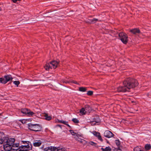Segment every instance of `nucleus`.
I'll return each mask as SVG.
<instances>
[{
    "instance_id": "nucleus-21",
    "label": "nucleus",
    "mask_w": 151,
    "mask_h": 151,
    "mask_svg": "<svg viewBox=\"0 0 151 151\" xmlns=\"http://www.w3.org/2000/svg\"><path fill=\"white\" fill-rule=\"evenodd\" d=\"M27 113V115H28V116H32L35 114L33 111H31L29 109L28 110V112Z\"/></svg>"
},
{
    "instance_id": "nucleus-37",
    "label": "nucleus",
    "mask_w": 151,
    "mask_h": 151,
    "mask_svg": "<svg viewBox=\"0 0 151 151\" xmlns=\"http://www.w3.org/2000/svg\"><path fill=\"white\" fill-rule=\"evenodd\" d=\"M29 150H30V149H19V150L18 151H29Z\"/></svg>"
},
{
    "instance_id": "nucleus-5",
    "label": "nucleus",
    "mask_w": 151,
    "mask_h": 151,
    "mask_svg": "<svg viewBox=\"0 0 151 151\" xmlns=\"http://www.w3.org/2000/svg\"><path fill=\"white\" fill-rule=\"evenodd\" d=\"M119 39L123 43L125 44H127L128 42V37L125 33L123 32H120L119 34Z\"/></svg>"
},
{
    "instance_id": "nucleus-53",
    "label": "nucleus",
    "mask_w": 151,
    "mask_h": 151,
    "mask_svg": "<svg viewBox=\"0 0 151 151\" xmlns=\"http://www.w3.org/2000/svg\"><path fill=\"white\" fill-rule=\"evenodd\" d=\"M0 115H1V113Z\"/></svg>"
},
{
    "instance_id": "nucleus-36",
    "label": "nucleus",
    "mask_w": 151,
    "mask_h": 151,
    "mask_svg": "<svg viewBox=\"0 0 151 151\" xmlns=\"http://www.w3.org/2000/svg\"><path fill=\"white\" fill-rule=\"evenodd\" d=\"M21 142L23 144H25L26 143L27 144H28L29 143H30V142H29V141H22Z\"/></svg>"
},
{
    "instance_id": "nucleus-34",
    "label": "nucleus",
    "mask_w": 151,
    "mask_h": 151,
    "mask_svg": "<svg viewBox=\"0 0 151 151\" xmlns=\"http://www.w3.org/2000/svg\"><path fill=\"white\" fill-rule=\"evenodd\" d=\"M97 137L98 139L100 140L101 142H102L103 141V139H102L101 136L100 134L98 135Z\"/></svg>"
},
{
    "instance_id": "nucleus-17",
    "label": "nucleus",
    "mask_w": 151,
    "mask_h": 151,
    "mask_svg": "<svg viewBox=\"0 0 151 151\" xmlns=\"http://www.w3.org/2000/svg\"><path fill=\"white\" fill-rule=\"evenodd\" d=\"M44 116L45 117V119L47 120L50 121L52 119V116H48L47 114L45 113Z\"/></svg>"
},
{
    "instance_id": "nucleus-48",
    "label": "nucleus",
    "mask_w": 151,
    "mask_h": 151,
    "mask_svg": "<svg viewBox=\"0 0 151 151\" xmlns=\"http://www.w3.org/2000/svg\"><path fill=\"white\" fill-rule=\"evenodd\" d=\"M77 134V137H78V136H79V137L81 136L79 134Z\"/></svg>"
},
{
    "instance_id": "nucleus-50",
    "label": "nucleus",
    "mask_w": 151,
    "mask_h": 151,
    "mask_svg": "<svg viewBox=\"0 0 151 151\" xmlns=\"http://www.w3.org/2000/svg\"><path fill=\"white\" fill-rule=\"evenodd\" d=\"M70 128H71V127L70 126L69 127Z\"/></svg>"
},
{
    "instance_id": "nucleus-1",
    "label": "nucleus",
    "mask_w": 151,
    "mask_h": 151,
    "mask_svg": "<svg viewBox=\"0 0 151 151\" xmlns=\"http://www.w3.org/2000/svg\"><path fill=\"white\" fill-rule=\"evenodd\" d=\"M123 86H120L117 88L119 92H125L130 91L131 88H134L138 85L137 81L135 78L128 77L125 78L123 81Z\"/></svg>"
},
{
    "instance_id": "nucleus-16",
    "label": "nucleus",
    "mask_w": 151,
    "mask_h": 151,
    "mask_svg": "<svg viewBox=\"0 0 151 151\" xmlns=\"http://www.w3.org/2000/svg\"><path fill=\"white\" fill-rule=\"evenodd\" d=\"M87 88L86 87H79L78 90L81 92H84L86 91Z\"/></svg>"
},
{
    "instance_id": "nucleus-9",
    "label": "nucleus",
    "mask_w": 151,
    "mask_h": 151,
    "mask_svg": "<svg viewBox=\"0 0 151 151\" xmlns=\"http://www.w3.org/2000/svg\"><path fill=\"white\" fill-rule=\"evenodd\" d=\"M57 147L54 146H49L43 149L44 151H55Z\"/></svg>"
},
{
    "instance_id": "nucleus-32",
    "label": "nucleus",
    "mask_w": 151,
    "mask_h": 151,
    "mask_svg": "<svg viewBox=\"0 0 151 151\" xmlns=\"http://www.w3.org/2000/svg\"><path fill=\"white\" fill-rule=\"evenodd\" d=\"M115 142L116 145L117 146H119L120 145V141L119 139H116L115 140Z\"/></svg>"
},
{
    "instance_id": "nucleus-31",
    "label": "nucleus",
    "mask_w": 151,
    "mask_h": 151,
    "mask_svg": "<svg viewBox=\"0 0 151 151\" xmlns=\"http://www.w3.org/2000/svg\"><path fill=\"white\" fill-rule=\"evenodd\" d=\"M93 134L96 137H97L98 135L100 134L99 132H96V131L93 132Z\"/></svg>"
},
{
    "instance_id": "nucleus-20",
    "label": "nucleus",
    "mask_w": 151,
    "mask_h": 151,
    "mask_svg": "<svg viewBox=\"0 0 151 151\" xmlns=\"http://www.w3.org/2000/svg\"><path fill=\"white\" fill-rule=\"evenodd\" d=\"M85 109L84 108H82L80 110V113L82 115L85 114L86 112H85Z\"/></svg>"
},
{
    "instance_id": "nucleus-24",
    "label": "nucleus",
    "mask_w": 151,
    "mask_h": 151,
    "mask_svg": "<svg viewBox=\"0 0 151 151\" xmlns=\"http://www.w3.org/2000/svg\"><path fill=\"white\" fill-rule=\"evenodd\" d=\"M12 146L13 147H17L18 148L19 147V143H14L12 145Z\"/></svg>"
},
{
    "instance_id": "nucleus-19",
    "label": "nucleus",
    "mask_w": 151,
    "mask_h": 151,
    "mask_svg": "<svg viewBox=\"0 0 151 151\" xmlns=\"http://www.w3.org/2000/svg\"><path fill=\"white\" fill-rule=\"evenodd\" d=\"M145 150H149L151 149V145L150 144H147L145 146Z\"/></svg>"
},
{
    "instance_id": "nucleus-14",
    "label": "nucleus",
    "mask_w": 151,
    "mask_h": 151,
    "mask_svg": "<svg viewBox=\"0 0 151 151\" xmlns=\"http://www.w3.org/2000/svg\"><path fill=\"white\" fill-rule=\"evenodd\" d=\"M29 109L27 108H22L21 110V112L24 115H27Z\"/></svg>"
},
{
    "instance_id": "nucleus-42",
    "label": "nucleus",
    "mask_w": 151,
    "mask_h": 151,
    "mask_svg": "<svg viewBox=\"0 0 151 151\" xmlns=\"http://www.w3.org/2000/svg\"><path fill=\"white\" fill-rule=\"evenodd\" d=\"M73 83L76 84L77 85H78V83L77 82V81H73Z\"/></svg>"
},
{
    "instance_id": "nucleus-45",
    "label": "nucleus",
    "mask_w": 151,
    "mask_h": 151,
    "mask_svg": "<svg viewBox=\"0 0 151 151\" xmlns=\"http://www.w3.org/2000/svg\"><path fill=\"white\" fill-rule=\"evenodd\" d=\"M75 81L74 80H71L70 81H69L70 82H70H71L73 83V82L74 81Z\"/></svg>"
},
{
    "instance_id": "nucleus-27",
    "label": "nucleus",
    "mask_w": 151,
    "mask_h": 151,
    "mask_svg": "<svg viewBox=\"0 0 151 151\" xmlns=\"http://www.w3.org/2000/svg\"><path fill=\"white\" fill-rule=\"evenodd\" d=\"M86 94L88 96H91L93 94V91H89L87 92Z\"/></svg>"
},
{
    "instance_id": "nucleus-40",
    "label": "nucleus",
    "mask_w": 151,
    "mask_h": 151,
    "mask_svg": "<svg viewBox=\"0 0 151 151\" xmlns=\"http://www.w3.org/2000/svg\"><path fill=\"white\" fill-rule=\"evenodd\" d=\"M94 122L93 121H91L90 123L91 124V125H96V123H94Z\"/></svg>"
},
{
    "instance_id": "nucleus-43",
    "label": "nucleus",
    "mask_w": 151,
    "mask_h": 151,
    "mask_svg": "<svg viewBox=\"0 0 151 151\" xmlns=\"http://www.w3.org/2000/svg\"><path fill=\"white\" fill-rule=\"evenodd\" d=\"M57 126H58L59 127H60L61 128H62V125L60 124H58L56 125Z\"/></svg>"
},
{
    "instance_id": "nucleus-55",
    "label": "nucleus",
    "mask_w": 151,
    "mask_h": 151,
    "mask_svg": "<svg viewBox=\"0 0 151 151\" xmlns=\"http://www.w3.org/2000/svg\"><path fill=\"white\" fill-rule=\"evenodd\" d=\"M0 82H1V81H0Z\"/></svg>"
},
{
    "instance_id": "nucleus-6",
    "label": "nucleus",
    "mask_w": 151,
    "mask_h": 151,
    "mask_svg": "<svg viewBox=\"0 0 151 151\" xmlns=\"http://www.w3.org/2000/svg\"><path fill=\"white\" fill-rule=\"evenodd\" d=\"M13 78L10 75H5L4 77L1 78V83L5 84L9 81L11 82L9 83H11Z\"/></svg>"
},
{
    "instance_id": "nucleus-4",
    "label": "nucleus",
    "mask_w": 151,
    "mask_h": 151,
    "mask_svg": "<svg viewBox=\"0 0 151 151\" xmlns=\"http://www.w3.org/2000/svg\"><path fill=\"white\" fill-rule=\"evenodd\" d=\"M7 139L6 141L5 144L3 145V147L4 149L7 148H9H9L11 147V146L15 141V139L14 138H9V137Z\"/></svg>"
},
{
    "instance_id": "nucleus-52",
    "label": "nucleus",
    "mask_w": 151,
    "mask_h": 151,
    "mask_svg": "<svg viewBox=\"0 0 151 151\" xmlns=\"http://www.w3.org/2000/svg\"><path fill=\"white\" fill-rule=\"evenodd\" d=\"M43 148V147H42V148Z\"/></svg>"
},
{
    "instance_id": "nucleus-30",
    "label": "nucleus",
    "mask_w": 151,
    "mask_h": 151,
    "mask_svg": "<svg viewBox=\"0 0 151 151\" xmlns=\"http://www.w3.org/2000/svg\"><path fill=\"white\" fill-rule=\"evenodd\" d=\"M57 120H58V122H59V123H62L64 124H65V123H68V122H66V121H64L63 120H60L58 119H57Z\"/></svg>"
},
{
    "instance_id": "nucleus-26",
    "label": "nucleus",
    "mask_w": 151,
    "mask_h": 151,
    "mask_svg": "<svg viewBox=\"0 0 151 151\" xmlns=\"http://www.w3.org/2000/svg\"><path fill=\"white\" fill-rule=\"evenodd\" d=\"M30 145L31 146V147H30V145H29V144H28V145H24V147L25 148H28V149H30V150H32V145L30 143Z\"/></svg>"
},
{
    "instance_id": "nucleus-49",
    "label": "nucleus",
    "mask_w": 151,
    "mask_h": 151,
    "mask_svg": "<svg viewBox=\"0 0 151 151\" xmlns=\"http://www.w3.org/2000/svg\"><path fill=\"white\" fill-rule=\"evenodd\" d=\"M149 94L148 93L147 94V96H149Z\"/></svg>"
},
{
    "instance_id": "nucleus-11",
    "label": "nucleus",
    "mask_w": 151,
    "mask_h": 151,
    "mask_svg": "<svg viewBox=\"0 0 151 151\" xmlns=\"http://www.w3.org/2000/svg\"><path fill=\"white\" fill-rule=\"evenodd\" d=\"M84 108L85 109V112L90 113L92 110L90 106L86 105L85 106Z\"/></svg>"
},
{
    "instance_id": "nucleus-23",
    "label": "nucleus",
    "mask_w": 151,
    "mask_h": 151,
    "mask_svg": "<svg viewBox=\"0 0 151 151\" xmlns=\"http://www.w3.org/2000/svg\"><path fill=\"white\" fill-rule=\"evenodd\" d=\"M90 23L91 24H93L95 23L96 22L98 21V19L95 18H93L92 19H90Z\"/></svg>"
},
{
    "instance_id": "nucleus-47",
    "label": "nucleus",
    "mask_w": 151,
    "mask_h": 151,
    "mask_svg": "<svg viewBox=\"0 0 151 151\" xmlns=\"http://www.w3.org/2000/svg\"><path fill=\"white\" fill-rule=\"evenodd\" d=\"M118 150H121V149H120V147L119 146H118Z\"/></svg>"
},
{
    "instance_id": "nucleus-28",
    "label": "nucleus",
    "mask_w": 151,
    "mask_h": 151,
    "mask_svg": "<svg viewBox=\"0 0 151 151\" xmlns=\"http://www.w3.org/2000/svg\"><path fill=\"white\" fill-rule=\"evenodd\" d=\"M72 120L74 123H78L79 122V120L76 118H73Z\"/></svg>"
},
{
    "instance_id": "nucleus-29",
    "label": "nucleus",
    "mask_w": 151,
    "mask_h": 151,
    "mask_svg": "<svg viewBox=\"0 0 151 151\" xmlns=\"http://www.w3.org/2000/svg\"><path fill=\"white\" fill-rule=\"evenodd\" d=\"M13 83L16 85L17 87L18 86V85L20 83V82L18 81H13Z\"/></svg>"
},
{
    "instance_id": "nucleus-46",
    "label": "nucleus",
    "mask_w": 151,
    "mask_h": 151,
    "mask_svg": "<svg viewBox=\"0 0 151 151\" xmlns=\"http://www.w3.org/2000/svg\"><path fill=\"white\" fill-rule=\"evenodd\" d=\"M106 142H107V143H108V144H109V141L107 140L106 139Z\"/></svg>"
},
{
    "instance_id": "nucleus-8",
    "label": "nucleus",
    "mask_w": 151,
    "mask_h": 151,
    "mask_svg": "<svg viewBox=\"0 0 151 151\" xmlns=\"http://www.w3.org/2000/svg\"><path fill=\"white\" fill-rule=\"evenodd\" d=\"M114 135L111 132L108 130L106 131L104 133V136L108 138L112 137Z\"/></svg>"
},
{
    "instance_id": "nucleus-7",
    "label": "nucleus",
    "mask_w": 151,
    "mask_h": 151,
    "mask_svg": "<svg viewBox=\"0 0 151 151\" xmlns=\"http://www.w3.org/2000/svg\"><path fill=\"white\" fill-rule=\"evenodd\" d=\"M9 137L5 135L4 133L1 132V145L3 144H5L6 141L7 140Z\"/></svg>"
},
{
    "instance_id": "nucleus-25",
    "label": "nucleus",
    "mask_w": 151,
    "mask_h": 151,
    "mask_svg": "<svg viewBox=\"0 0 151 151\" xmlns=\"http://www.w3.org/2000/svg\"><path fill=\"white\" fill-rule=\"evenodd\" d=\"M77 140L79 142H80L81 143H83V142H85V141L83 139H81L78 137H77L76 138Z\"/></svg>"
},
{
    "instance_id": "nucleus-41",
    "label": "nucleus",
    "mask_w": 151,
    "mask_h": 151,
    "mask_svg": "<svg viewBox=\"0 0 151 151\" xmlns=\"http://www.w3.org/2000/svg\"><path fill=\"white\" fill-rule=\"evenodd\" d=\"M19 121L21 122L22 124H24L25 123V121L24 120H19Z\"/></svg>"
},
{
    "instance_id": "nucleus-12",
    "label": "nucleus",
    "mask_w": 151,
    "mask_h": 151,
    "mask_svg": "<svg viewBox=\"0 0 151 151\" xmlns=\"http://www.w3.org/2000/svg\"><path fill=\"white\" fill-rule=\"evenodd\" d=\"M13 147L11 146L9 149V148H7L4 149L5 151H17L18 150H19V148H18L17 149H14L13 148Z\"/></svg>"
},
{
    "instance_id": "nucleus-13",
    "label": "nucleus",
    "mask_w": 151,
    "mask_h": 151,
    "mask_svg": "<svg viewBox=\"0 0 151 151\" xmlns=\"http://www.w3.org/2000/svg\"><path fill=\"white\" fill-rule=\"evenodd\" d=\"M93 122L96 123H100L101 122V120L99 116H96V117L93 119Z\"/></svg>"
},
{
    "instance_id": "nucleus-38",
    "label": "nucleus",
    "mask_w": 151,
    "mask_h": 151,
    "mask_svg": "<svg viewBox=\"0 0 151 151\" xmlns=\"http://www.w3.org/2000/svg\"><path fill=\"white\" fill-rule=\"evenodd\" d=\"M61 81L63 83H70V82L69 81H66L64 79H62Z\"/></svg>"
},
{
    "instance_id": "nucleus-44",
    "label": "nucleus",
    "mask_w": 151,
    "mask_h": 151,
    "mask_svg": "<svg viewBox=\"0 0 151 151\" xmlns=\"http://www.w3.org/2000/svg\"><path fill=\"white\" fill-rule=\"evenodd\" d=\"M67 123H65V124H64L66 125L68 127H69L70 126V125L68 124Z\"/></svg>"
},
{
    "instance_id": "nucleus-39",
    "label": "nucleus",
    "mask_w": 151,
    "mask_h": 151,
    "mask_svg": "<svg viewBox=\"0 0 151 151\" xmlns=\"http://www.w3.org/2000/svg\"><path fill=\"white\" fill-rule=\"evenodd\" d=\"M24 147V145H21L19 146V149H25Z\"/></svg>"
},
{
    "instance_id": "nucleus-18",
    "label": "nucleus",
    "mask_w": 151,
    "mask_h": 151,
    "mask_svg": "<svg viewBox=\"0 0 151 151\" xmlns=\"http://www.w3.org/2000/svg\"><path fill=\"white\" fill-rule=\"evenodd\" d=\"M102 151H111V149L109 147H107L105 149L102 147L101 148Z\"/></svg>"
},
{
    "instance_id": "nucleus-35",
    "label": "nucleus",
    "mask_w": 151,
    "mask_h": 151,
    "mask_svg": "<svg viewBox=\"0 0 151 151\" xmlns=\"http://www.w3.org/2000/svg\"><path fill=\"white\" fill-rule=\"evenodd\" d=\"M69 131L71 134L73 135H75V134H76V133L74 132V131L72 130H70Z\"/></svg>"
},
{
    "instance_id": "nucleus-3",
    "label": "nucleus",
    "mask_w": 151,
    "mask_h": 151,
    "mask_svg": "<svg viewBox=\"0 0 151 151\" xmlns=\"http://www.w3.org/2000/svg\"><path fill=\"white\" fill-rule=\"evenodd\" d=\"M27 127L30 130L34 132H40L42 129L41 125L39 124H33L29 123L28 124Z\"/></svg>"
},
{
    "instance_id": "nucleus-33",
    "label": "nucleus",
    "mask_w": 151,
    "mask_h": 151,
    "mask_svg": "<svg viewBox=\"0 0 151 151\" xmlns=\"http://www.w3.org/2000/svg\"><path fill=\"white\" fill-rule=\"evenodd\" d=\"M55 151H66V150L65 148H62L61 149H58V148L57 147Z\"/></svg>"
},
{
    "instance_id": "nucleus-51",
    "label": "nucleus",
    "mask_w": 151,
    "mask_h": 151,
    "mask_svg": "<svg viewBox=\"0 0 151 151\" xmlns=\"http://www.w3.org/2000/svg\"><path fill=\"white\" fill-rule=\"evenodd\" d=\"M70 128H71V127L70 126L69 127Z\"/></svg>"
},
{
    "instance_id": "nucleus-15",
    "label": "nucleus",
    "mask_w": 151,
    "mask_h": 151,
    "mask_svg": "<svg viewBox=\"0 0 151 151\" xmlns=\"http://www.w3.org/2000/svg\"><path fill=\"white\" fill-rule=\"evenodd\" d=\"M38 142H35L33 143V145L35 147H39L41 145L42 142L40 140L37 141Z\"/></svg>"
},
{
    "instance_id": "nucleus-22",
    "label": "nucleus",
    "mask_w": 151,
    "mask_h": 151,
    "mask_svg": "<svg viewBox=\"0 0 151 151\" xmlns=\"http://www.w3.org/2000/svg\"><path fill=\"white\" fill-rule=\"evenodd\" d=\"M89 144L91 145L94 146L95 147H98V146L96 143H95L93 141H90L89 142Z\"/></svg>"
},
{
    "instance_id": "nucleus-10",
    "label": "nucleus",
    "mask_w": 151,
    "mask_h": 151,
    "mask_svg": "<svg viewBox=\"0 0 151 151\" xmlns=\"http://www.w3.org/2000/svg\"><path fill=\"white\" fill-rule=\"evenodd\" d=\"M129 32L134 35H136L137 33L139 34L141 32L140 30L138 28H134L131 29L129 30Z\"/></svg>"
},
{
    "instance_id": "nucleus-2",
    "label": "nucleus",
    "mask_w": 151,
    "mask_h": 151,
    "mask_svg": "<svg viewBox=\"0 0 151 151\" xmlns=\"http://www.w3.org/2000/svg\"><path fill=\"white\" fill-rule=\"evenodd\" d=\"M59 62L56 60H52L50 63L46 62L44 66V68L46 70H49L50 69L53 68L55 69L56 68Z\"/></svg>"
},
{
    "instance_id": "nucleus-54",
    "label": "nucleus",
    "mask_w": 151,
    "mask_h": 151,
    "mask_svg": "<svg viewBox=\"0 0 151 151\" xmlns=\"http://www.w3.org/2000/svg\"><path fill=\"white\" fill-rule=\"evenodd\" d=\"M0 82H1V81H0Z\"/></svg>"
}]
</instances>
